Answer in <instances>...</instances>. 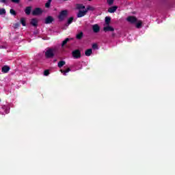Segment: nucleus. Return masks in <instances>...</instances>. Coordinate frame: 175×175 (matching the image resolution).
Masks as SVG:
<instances>
[{
    "mask_svg": "<svg viewBox=\"0 0 175 175\" xmlns=\"http://www.w3.org/2000/svg\"><path fill=\"white\" fill-rule=\"evenodd\" d=\"M30 24L33 25V27H38V19L37 18H32Z\"/></svg>",
    "mask_w": 175,
    "mask_h": 175,
    "instance_id": "obj_13",
    "label": "nucleus"
},
{
    "mask_svg": "<svg viewBox=\"0 0 175 175\" xmlns=\"http://www.w3.org/2000/svg\"><path fill=\"white\" fill-rule=\"evenodd\" d=\"M107 3L109 6H111L114 4V0H107Z\"/></svg>",
    "mask_w": 175,
    "mask_h": 175,
    "instance_id": "obj_27",
    "label": "nucleus"
},
{
    "mask_svg": "<svg viewBox=\"0 0 175 175\" xmlns=\"http://www.w3.org/2000/svg\"><path fill=\"white\" fill-rule=\"evenodd\" d=\"M91 54H92V49H87L85 51V55H86V57H90L91 55Z\"/></svg>",
    "mask_w": 175,
    "mask_h": 175,
    "instance_id": "obj_15",
    "label": "nucleus"
},
{
    "mask_svg": "<svg viewBox=\"0 0 175 175\" xmlns=\"http://www.w3.org/2000/svg\"><path fill=\"white\" fill-rule=\"evenodd\" d=\"M126 21L131 23V24H136V23H137V18H136V16H130L127 17Z\"/></svg>",
    "mask_w": 175,
    "mask_h": 175,
    "instance_id": "obj_5",
    "label": "nucleus"
},
{
    "mask_svg": "<svg viewBox=\"0 0 175 175\" xmlns=\"http://www.w3.org/2000/svg\"><path fill=\"white\" fill-rule=\"evenodd\" d=\"M66 17H68V10H64L61 11L58 16V18L59 21H64L65 20Z\"/></svg>",
    "mask_w": 175,
    "mask_h": 175,
    "instance_id": "obj_2",
    "label": "nucleus"
},
{
    "mask_svg": "<svg viewBox=\"0 0 175 175\" xmlns=\"http://www.w3.org/2000/svg\"><path fill=\"white\" fill-rule=\"evenodd\" d=\"M112 36H113V38H114L116 36V33H113Z\"/></svg>",
    "mask_w": 175,
    "mask_h": 175,
    "instance_id": "obj_34",
    "label": "nucleus"
},
{
    "mask_svg": "<svg viewBox=\"0 0 175 175\" xmlns=\"http://www.w3.org/2000/svg\"><path fill=\"white\" fill-rule=\"evenodd\" d=\"M118 9V6L117 5L110 7L109 8H108V13H115V12H117Z\"/></svg>",
    "mask_w": 175,
    "mask_h": 175,
    "instance_id": "obj_9",
    "label": "nucleus"
},
{
    "mask_svg": "<svg viewBox=\"0 0 175 175\" xmlns=\"http://www.w3.org/2000/svg\"><path fill=\"white\" fill-rule=\"evenodd\" d=\"M21 23L22 24V25L23 27H25V25H27V23L25 22V18H21Z\"/></svg>",
    "mask_w": 175,
    "mask_h": 175,
    "instance_id": "obj_25",
    "label": "nucleus"
},
{
    "mask_svg": "<svg viewBox=\"0 0 175 175\" xmlns=\"http://www.w3.org/2000/svg\"><path fill=\"white\" fill-rule=\"evenodd\" d=\"M31 12H32V6H27L25 9V13L27 16H29L31 14Z\"/></svg>",
    "mask_w": 175,
    "mask_h": 175,
    "instance_id": "obj_12",
    "label": "nucleus"
},
{
    "mask_svg": "<svg viewBox=\"0 0 175 175\" xmlns=\"http://www.w3.org/2000/svg\"><path fill=\"white\" fill-rule=\"evenodd\" d=\"M32 16H40L43 14V10L40 8H36L31 12Z\"/></svg>",
    "mask_w": 175,
    "mask_h": 175,
    "instance_id": "obj_3",
    "label": "nucleus"
},
{
    "mask_svg": "<svg viewBox=\"0 0 175 175\" xmlns=\"http://www.w3.org/2000/svg\"><path fill=\"white\" fill-rule=\"evenodd\" d=\"M83 36L84 33H83V31H80L79 33L77 34L76 39H77L78 40H81V39H83Z\"/></svg>",
    "mask_w": 175,
    "mask_h": 175,
    "instance_id": "obj_14",
    "label": "nucleus"
},
{
    "mask_svg": "<svg viewBox=\"0 0 175 175\" xmlns=\"http://www.w3.org/2000/svg\"><path fill=\"white\" fill-rule=\"evenodd\" d=\"M88 1H92V0H88Z\"/></svg>",
    "mask_w": 175,
    "mask_h": 175,
    "instance_id": "obj_36",
    "label": "nucleus"
},
{
    "mask_svg": "<svg viewBox=\"0 0 175 175\" xmlns=\"http://www.w3.org/2000/svg\"><path fill=\"white\" fill-rule=\"evenodd\" d=\"M9 70H10V67L8 65L3 66L1 68V72L2 73H8Z\"/></svg>",
    "mask_w": 175,
    "mask_h": 175,
    "instance_id": "obj_11",
    "label": "nucleus"
},
{
    "mask_svg": "<svg viewBox=\"0 0 175 175\" xmlns=\"http://www.w3.org/2000/svg\"><path fill=\"white\" fill-rule=\"evenodd\" d=\"M55 52V49L49 48L47 49V51L45 52V57L48 59L50 58H54V55L55 54L54 53Z\"/></svg>",
    "mask_w": 175,
    "mask_h": 175,
    "instance_id": "obj_1",
    "label": "nucleus"
},
{
    "mask_svg": "<svg viewBox=\"0 0 175 175\" xmlns=\"http://www.w3.org/2000/svg\"><path fill=\"white\" fill-rule=\"evenodd\" d=\"M3 14H6V10H5V8H1L0 9V16H2Z\"/></svg>",
    "mask_w": 175,
    "mask_h": 175,
    "instance_id": "obj_26",
    "label": "nucleus"
},
{
    "mask_svg": "<svg viewBox=\"0 0 175 175\" xmlns=\"http://www.w3.org/2000/svg\"><path fill=\"white\" fill-rule=\"evenodd\" d=\"M18 27H20V23H16V24L14 25V27H15V28H18Z\"/></svg>",
    "mask_w": 175,
    "mask_h": 175,
    "instance_id": "obj_33",
    "label": "nucleus"
},
{
    "mask_svg": "<svg viewBox=\"0 0 175 175\" xmlns=\"http://www.w3.org/2000/svg\"><path fill=\"white\" fill-rule=\"evenodd\" d=\"M72 57L75 59H79V58H81V52L79 49H76L72 52Z\"/></svg>",
    "mask_w": 175,
    "mask_h": 175,
    "instance_id": "obj_4",
    "label": "nucleus"
},
{
    "mask_svg": "<svg viewBox=\"0 0 175 175\" xmlns=\"http://www.w3.org/2000/svg\"><path fill=\"white\" fill-rule=\"evenodd\" d=\"M92 49H98V44H93Z\"/></svg>",
    "mask_w": 175,
    "mask_h": 175,
    "instance_id": "obj_31",
    "label": "nucleus"
},
{
    "mask_svg": "<svg viewBox=\"0 0 175 175\" xmlns=\"http://www.w3.org/2000/svg\"><path fill=\"white\" fill-rule=\"evenodd\" d=\"M20 1L21 0H11V2H12V3H20Z\"/></svg>",
    "mask_w": 175,
    "mask_h": 175,
    "instance_id": "obj_30",
    "label": "nucleus"
},
{
    "mask_svg": "<svg viewBox=\"0 0 175 175\" xmlns=\"http://www.w3.org/2000/svg\"><path fill=\"white\" fill-rule=\"evenodd\" d=\"M142 25H143V22L142 21H139L137 23H136V28L137 29H140L142 27Z\"/></svg>",
    "mask_w": 175,
    "mask_h": 175,
    "instance_id": "obj_22",
    "label": "nucleus"
},
{
    "mask_svg": "<svg viewBox=\"0 0 175 175\" xmlns=\"http://www.w3.org/2000/svg\"><path fill=\"white\" fill-rule=\"evenodd\" d=\"M73 20H75V18H73V16L70 17L68 19L66 26L68 27V25H70V24L73 23Z\"/></svg>",
    "mask_w": 175,
    "mask_h": 175,
    "instance_id": "obj_18",
    "label": "nucleus"
},
{
    "mask_svg": "<svg viewBox=\"0 0 175 175\" xmlns=\"http://www.w3.org/2000/svg\"><path fill=\"white\" fill-rule=\"evenodd\" d=\"M85 10H87V13H88V10H90L91 12H94V10H95V8L92 6L88 5Z\"/></svg>",
    "mask_w": 175,
    "mask_h": 175,
    "instance_id": "obj_23",
    "label": "nucleus"
},
{
    "mask_svg": "<svg viewBox=\"0 0 175 175\" xmlns=\"http://www.w3.org/2000/svg\"><path fill=\"white\" fill-rule=\"evenodd\" d=\"M53 21H54V18H53V16H48L46 18H45V23L46 24H51V23H53Z\"/></svg>",
    "mask_w": 175,
    "mask_h": 175,
    "instance_id": "obj_10",
    "label": "nucleus"
},
{
    "mask_svg": "<svg viewBox=\"0 0 175 175\" xmlns=\"http://www.w3.org/2000/svg\"><path fill=\"white\" fill-rule=\"evenodd\" d=\"M29 2H32L33 0H27Z\"/></svg>",
    "mask_w": 175,
    "mask_h": 175,
    "instance_id": "obj_35",
    "label": "nucleus"
},
{
    "mask_svg": "<svg viewBox=\"0 0 175 175\" xmlns=\"http://www.w3.org/2000/svg\"><path fill=\"white\" fill-rule=\"evenodd\" d=\"M111 21V18L110 16L105 17V24L107 25H110V22Z\"/></svg>",
    "mask_w": 175,
    "mask_h": 175,
    "instance_id": "obj_17",
    "label": "nucleus"
},
{
    "mask_svg": "<svg viewBox=\"0 0 175 175\" xmlns=\"http://www.w3.org/2000/svg\"><path fill=\"white\" fill-rule=\"evenodd\" d=\"M103 31L104 32H113L114 31V28H113L111 26H110V25H109L106 27H104Z\"/></svg>",
    "mask_w": 175,
    "mask_h": 175,
    "instance_id": "obj_8",
    "label": "nucleus"
},
{
    "mask_svg": "<svg viewBox=\"0 0 175 175\" xmlns=\"http://www.w3.org/2000/svg\"><path fill=\"white\" fill-rule=\"evenodd\" d=\"M10 13L11 14H12V16H16V14H17V13L16 12V11H15L14 9H11V10H10Z\"/></svg>",
    "mask_w": 175,
    "mask_h": 175,
    "instance_id": "obj_28",
    "label": "nucleus"
},
{
    "mask_svg": "<svg viewBox=\"0 0 175 175\" xmlns=\"http://www.w3.org/2000/svg\"><path fill=\"white\" fill-rule=\"evenodd\" d=\"M50 75V71L49 70H45L44 71V76H49Z\"/></svg>",
    "mask_w": 175,
    "mask_h": 175,
    "instance_id": "obj_29",
    "label": "nucleus"
},
{
    "mask_svg": "<svg viewBox=\"0 0 175 175\" xmlns=\"http://www.w3.org/2000/svg\"><path fill=\"white\" fill-rule=\"evenodd\" d=\"M53 0H48V1L45 3V8L49 9L50 8V5H51V2Z\"/></svg>",
    "mask_w": 175,
    "mask_h": 175,
    "instance_id": "obj_24",
    "label": "nucleus"
},
{
    "mask_svg": "<svg viewBox=\"0 0 175 175\" xmlns=\"http://www.w3.org/2000/svg\"><path fill=\"white\" fill-rule=\"evenodd\" d=\"M0 3L6 5V3H8V0H0Z\"/></svg>",
    "mask_w": 175,
    "mask_h": 175,
    "instance_id": "obj_32",
    "label": "nucleus"
},
{
    "mask_svg": "<svg viewBox=\"0 0 175 175\" xmlns=\"http://www.w3.org/2000/svg\"><path fill=\"white\" fill-rule=\"evenodd\" d=\"M85 14H87V10H79L77 15V17H78V18H80L81 17H84V16H85Z\"/></svg>",
    "mask_w": 175,
    "mask_h": 175,
    "instance_id": "obj_7",
    "label": "nucleus"
},
{
    "mask_svg": "<svg viewBox=\"0 0 175 175\" xmlns=\"http://www.w3.org/2000/svg\"><path fill=\"white\" fill-rule=\"evenodd\" d=\"M92 31L94 32V33H98V32H100V27H99V25L96 24L92 25Z\"/></svg>",
    "mask_w": 175,
    "mask_h": 175,
    "instance_id": "obj_6",
    "label": "nucleus"
},
{
    "mask_svg": "<svg viewBox=\"0 0 175 175\" xmlns=\"http://www.w3.org/2000/svg\"><path fill=\"white\" fill-rule=\"evenodd\" d=\"M66 62L65 61L62 60V61L58 62L57 66H58V68H62V66L66 65Z\"/></svg>",
    "mask_w": 175,
    "mask_h": 175,
    "instance_id": "obj_19",
    "label": "nucleus"
},
{
    "mask_svg": "<svg viewBox=\"0 0 175 175\" xmlns=\"http://www.w3.org/2000/svg\"><path fill=\"white\" fill-rule=\"evenodd\" d=\"M61 73H63L64 76H66V73L70 72V68H68L66 70H60Z\"/></svg>",
    "mask_w": 175,
    "mask_h": 175,
    "instance_id": "obj_16",
    "label": "nucleus"
},
{
    "mask_svg": "<svg viewBox=\"0 0 175 175\" xmlns=\"http://www.w3.org/2000/svg\"><path fill=\"white\" fill-rule=\"evenodd\" d=\"M77 9H78V10L85 9V6L83 4H77Z\"/></svg>",
    "mask_w": 175,
    "mask_h": 175,
    "instance_id": "obj_21",
    "label": "nucleus"
},
{
    "mask_svg": "<svg viewBox=\"0 0 175 175\" xmlns=\"http://www.w3.org/2000/svg\"><path fill=\"white\" fill-rule=\"evenodd\" d=\"M73 38H66L62 43V47H64L66 43H68L70 40H72Z\"/></svg>",
    "mask_w": 175,
    "mask_h": 175,
    "instance_id": "obj_20",
    "label": "nucleus"
}]
</instances>
